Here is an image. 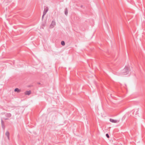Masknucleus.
Segmentation results:
<instances>
[{
    "label": "nucleus",
    "instance_id": "nucleus-3",
    "mask_svg": "<svg viewBox=\"0 0 145 145\" xmlns=\"http://www.w3.org/2000/svg\"><path fill=\"white\" fill-rule=\"evenodd\" d=\"M110 121L111 122L113 123H118L119 121V120H114L111 118L110 119Z\"/></svg>",
    "mask_w": 145,
    "mask_h": 145
},
{
    "label": "nucleus",
    "instance_id": "nucleus-4",
    "mask_svg": "<svg viewBox=\"0 0 145 145\" xmlns=\"http://www.w3.org/2000/svg\"><path fill=\"white\" fill-rule=\"evenodd\" d=\"M48 10V8H46L44 9L43 13L44 14V15H45L46 14Z\"/></svg>",
    "mask_w": 145,
    "mask_h": 145
},
{
    "label": "nucleus",
    "instance_id": "nucleus-2",
    "mask_svg": "<svg viewBox=\"0 0 145 145\" xmlns=\"http://www.w3.org/2000/svg\"><path fill=\"white\" fill-rule=\"evenodd\" d=\"M56 23L55 21H52L51 24L50 25V28H53L54 26L56 25Z\"/></svg>",
    "mask_w": 145,
    "mask_h": 145
},
{
    "label": "nucleus",
    "instance_id": "nucleus-14",
    "mask_svg": "<svg viewBox=\"0 0 145 145\" xmlns=\"http://www.w3.org/2000/svg\"><path fill=\"white\" fill-rule=\"evenodd\" d=\"M137 114H138V112H137H137H136V115H137Z\"/></svg>",
    "mask_w": 145,
    "mask_h": 145
},
{
    "label": "nucleus",
    "instance_id": "nucleus-7",
    "mask_svg": "<svg viewBox=\"0 0 145 145\" xmlns=\"http://www.w3.org/2000/svg\"><path fill=\"white\" fill-rule=\"evenodd\" d=\"M31 93V91H27L25 93V94L26 95H29Z\"/></svg>",
    "mask_w": 145,
    "mask_h": 145
},
{
    "label": "nucleus",
    "instance_id": "nucleus-1",
    "mask_svg": "<svg viewBox=\"0 0 145 145\" xmlns=\"http://www.w3.org/2000/svg\"><path fill=\"white\" fill-rule=\"evenodd\" d=\"M129 67L127 66H125V68L122 71L121 74L123 75H126L129 73Z\"/></svg>",
    "mask_w": 145,
    "mask_h": 145
},
{
    "label": "nucleus",
    "instance_id": "nucleus-8",
    "mask_svg": "<svg viewBox=\"0 0 145 145\" xmlns=\"http://www.w3.org/2000/svg\"><path fill=\"white\" fill-rule=\"evenodd\" d=\"M1 125L2 127L4 129L5 128V125L3 120H1Z\"/></svg>",
    "mask_w": 145,
    "mask_h": 145
},
{
    "label": "nucleus",
    "instance_id": "nucleus-6",
    "mask_svg": "<svg viewBox=\"0 0 145 145\" xmlns=\"http://www.w3.org/2000/svg\"><path fill=\"white\" fill-rule=\"evenodd\" d=\"M5 116L7 118H10L11 116V114L10 113H7L5 114Z\"/></svg>",
    "mask_w": 145,
    "mask_h": 145
},
{
    "label": "nucleus",
    "instance_id": "nucleus-12",
    "mask_svg": "<svg viewBox=\"0 0 145 145\" xmlns=\"http://www.w3.org/2000/svg\"><path fill=\"white\" fill-rule=\"evenodd\" d=\"M106 136L108 138H109V135L108 134H106Z\"/></svg>",
    "mask_w": 145,
    "mask_h": 145
},
{
    "label": "nucleus",
    "instance_id": "nucleus-13",
    "mask_svg": "<svg viewBox=\"0 0 145 145\" xmlns=\"http://www.w3.org/2000/svg\"><path fill=\"white\" fill-rule=\"evenodd\" d=\"M44 15H44V14L43 13V15H42V19H43V18H44Z\"/></svg>",
    "mask_w": 145,
    "mask_h": 145
},
{
    "label": "nucleus",
    "instance_id": "nucleus-5",
    "mask_svg": "<svg viewBox=\"0 0 145 145\" xmlns=\"http://www.w3.org/2000/svg\"><path fill=\"white\" fill-rule=\"evenodd\" d=\"M5 135L7 137L8 140H9V139H10V138H9L10 134H9V132H8V131H7L5 133Z\"/></svg>",
    "mask_w": 145,
    "mask_h": 145
},
{
    "label": "nucleus",
    "instance_id": "nucleus-10",
    "mask_svg": "<svg viewBox=\"0 0 145 145\" xmlns=\"http://www.w3.org/2000/svg\"><path fill=\"white\" fill-rule=\"evenodd\" d=\"M65 14L66 15H67L68 10H67V8H65Z\"/></svg>",
    "mask_w": 145,
    "mask_h": 145
},
{
    "label": "nucleus",
    "instance_id": "nucleus-9",
    "mask_svg": "<svg viewBox=\"0 0 145 145\" xmlns=\"http://www.w3.org/2000/svg\"><path fill=\"white\" fill-rule=\"evenodd\" d=\"M14 91L15 92H17L18 93H19L20 92V90L18 88H15L14 89Z\"/></svg>",
    "mask_w": 145,
    "mask_h": 145
},
{
    "label": "nucleus",
    "instance_id": "nucleus-15",
    "mask_svg": "<svg viewBox=\"0 0 145 145\" xmlns=\"http://www.w3.org/2000/svg\"><path fill=\"white\" fill-rule=\"evenodd\" d=\"M5 120H8V118H5Z\"/></svg>",
    "mask_w": 145,
    "mask_h": 145
},
{
    "label": "nucleus",
    "instance_id": "nucleus-11",
    "mask_svg": "<svg viewBox=\"0 0 145 145\" xmlns=\"http://www.w3.org/2000/svg\"><path fill=\"white\" fill-rule=\"evenodd\" d=\"M61 44L63 46H64L65 45V42L63 41H62L61 42Z\"/></svg>",
    "mask_w": 145,
    "mask_h": 145
}]
</instances>
